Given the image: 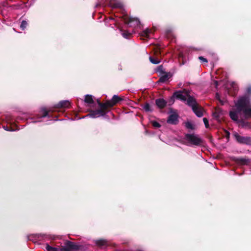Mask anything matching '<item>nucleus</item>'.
Wrapping results in <instances>:
<instances>
[{"instance_id": "32", "label": "nucleus", "mask_w": 251, "mask_h": 251, "mask_svg": "<svg viewBox=\"0 0 251 251\" xmlns=\"http://www.w3.org/2000/svg\"><path fill=\"white\" fill-rule=\"evenodd\" d=\"M3 128L7 131H14L15 130L12 129L11 127L5 126H3Z\"/></svg>"}, {"instance_id": "5", "label": "nucleus", "mask_w": 251, "mask_h": 251, "mask_svg": "<svg viewBox=\"0 0 251 251\" xmlns=\"http://www.w3.org/2000/svg\"><path fill=\"white\" fill-rule=\"evenodd\" d=\"M78 249V246L74 243L71 241H67L65 246L59 248V251H72Z\"/></svg>"}, {"instance_id": "13", "label": "nucleus", "mask_w": 251, "mask_h": 251, "mask_svg": "<svg viewBox=\"0 0 251 251\" xmlns=\"http://www.w3.org/2000/svg\"><path fill=\"white\" fill-rule=\"evenodd\" d=\"M70 105V102L69 100H65L60 101L57 104V107L59 108H69Z\"/></svg>"}, {"instance_id": "3", "label": "nucleus", "mask_w": 251, "mask_h": 251, "mask_svg": "<svg viewBox=\"0 0 251 251\" xmlns=\"http://www.w3.org/2000/svg\"><path fill=\"white\" fill-rule=\"evenodd\" d=\"M185 140L189 144L188 145L199 146L201 144V139L197 135L187 134L185 136Z\"/></svg>"}, {"instance_id": "22", "label": "nucleus", "mask_w": 251, "mask_h": 251, "mask_svg": "<svg viewBox=\"0 0 251 251\" xmlns=\"http://www.w3.org/2000/svg\"><path fill=\"white\" fill-rule=\"evenodd\" d=\"M151 33V30L149 28H147L142 32L141 35L142 36L147 37Z\"/></svg>"}, {"instance_id": "30", "label": "nucleus", "mask_w": 251, "mask_h": 251, "mask_svg": "<svg viewBox=\"0 0 251 251\" xmlns=\"http://www.w3.org/2000/svg\"><path fill=\"white\" fill-rule=\"evenodd\" d=\"M216 98L219 100L222 104L223 105L224 104V101L220 100V96L218 93L216 94Z\"/></svg>"}, {"instance_id": "20", "label": "nucleus", "mask_w": 251, "mask_h": 251, "mask_svg": "<svg viewBox=\"0 0 251 251\" xmlns=\"http://www.w3.org/2000/svg\"><path fill=\"white\" fill-rule=\"evenodd\" d=\"M111 4L112 7L114 8H122L123 7V4L121 2L118 1L111 2Z\"/></svg>"}, {"instance_id": "19", "label": "nucleus", "mask_w": 251, "mask_h": 251, "mask_svg": "<svg viewBox=\"0 0 251 251\" xmlns=\"http://www.w3.org/2000/svg\"><path fill=\"white\" fill-rule=\"evenodd\" d=\"M85 102L89 103L92 104L94 103V100L93 98V96L92 95H86L85 96V98L84 100Z\"/></svg>"}, {"instance_id": "28", "label": "nucleus", "mask_w": 251, "mask_h": 251, "mask_svg": "<svg viewBox=\"0 0 251 251\" xmlns=\"http://www.w3.org/2000/svg\"><path fill=\"white\" fill-rule=\"evenodd\" d=\"M152 126L155 127H159L160 126V125L156 121H153L152 123Z\"/></svg>"}, {"instance_id": "8", "label": "nucleus", "mask_w": 251, "mask_h": 251, "mask_svg": "<svg viewBox=\"0 0 251 251\" xmlns=\"http://www.w3.org/2000/svg\"><path fill=\"white\" fill-rule=\"evenodd\" d=\"M94 243L98 247L104 249L108 246L107 241L104 239L95 240Z\"/></svg>"}, {"instance_id": "10", "label": "nucleus", "mask_w": 251, "mask_h": 251, "mask_svg": "<svg viewBox=\"0 0 251 251\" xmlns=\"http://www.w3.org/2000/svg\"><path fill=\"white\" fill-rule=\"evenodd\" d=\"M167 121L169 124H176L178 121V116L176 114H172L169 116Z\"/></svg>"}, {"instance_id": "14", "label": "nucleus", "mask_w": 251, "mask_h": 251, "mask_svg": "<svg viewBox=\"0 0 251 251\" xmlns=\"http://www.w3.org/2000/svg\"><path fill=\"white\" fill-rule=\"evenodd\" d=\"M156 104L158 107L162 108L166 106V102L163 99H159L156 100Z\"/></svg>"}, {"instance_id": "7", "label": "nucleus", "mask_w": 251, "mask_h": 251, "mask_svg": "<svg viewBox=\"0 0 251 251\" xmlns=\"http://www.w3.org/2000/svg\"><path fill=\"white\" fill-rule=\"evenodd\" d=\"M125 22L129 26L135 27L140 25V22L137 18L130 17L128 20L125 19Z\"/></svg>"}, {"instance_id": "35", "label": "nucleus", "mask_w": 251, "mask_h": 251, "mask_svg": "<svg viewBox=\"0 0 251 251\" xmlns=\"http://www.w3.org/2000/svg\"><path fill=\"white\" fill-rule=\"evenodd\" d=\"M226 136H227L228 137H229V135H230L229 132H227V131H226Z\"/></svg>"}, {"instance_id": "27", "label": "nucleus", "mask_w": 251, "mask_h": 251, "mask_svg": "<svg viewBox=\"0 0 251 251\" xmlns=\"http://www.w3.org/2000/svg\"><path fill=\"white\" fill-rule=\"evenodd\" d=\"M131 33L128 31H125L122 33L123 36L125 38H128Z\"/></svg>"}, {"instance_id": "23", "label": "nucleus", "mask_w": 251, "mask_h": 251, "mask_svg": "<svg viewBox=\"0 0 251 251\" xmlns=\"http://www.w3.org/2000/svg\"><path fill=\"white\" fill-rule=\"evenodd\" d=\"M27 25V22L26 21L23 20L22 21L20 28L23 30H25Z\"/></svg>"}, {"instance_id": "29", "label": "nucleus", "mask_w": 251, "mask_h": 251, "mask_svg": "<svg viewBox=\"0 0 251 251\" xmlns=\"http://www.w3.org/2000/svg\"><path fill=\"white\" fill-rule=\"evenodd\" d=\"M157 71H158V72H160L161 73H162V74L165 73V72H164L163 67L161 65L159 66L158 67Z\"/></svg>"}, {"instance_id": "36", "label": "nucleus", "mask_w": 251, "mask_h": 251, "mask_svg": "<svg viewBox=\"0 0 251 251\" xmlns=\"http://www.w3.org/2000/svg\"><path fill=\"white\" fill-rule=\"evenodd\" d=\"M215 83L216 86H217V84H218V82L216 81L215 82Z\"/></svg>"}, {"instance_id": "33", "label": "nucleus", "mask_w": 251, "mask_h": 251, "mask_svg": "<svg viewBox=\"0 0 251 251\" xmlns=\"http://www.w3.org/2000/svg\"><path fill=\"white\" fill-rule=\"evenodd\" d=\"M199 59L202 62H207V59L202 56H200Z\"/></svg>"}, {"instance_id": "4", "label": "nucleus", "mask_w": 251, "mask_h": 251, "mask_svg": "<svg viewBox=\"0 0 251 251\" xmlns=\"http://www.w3.org/2000/svg\"><path fill=\"white\" fill-rule=\"evenodd\" d=\"M100 107V109L91 111L89 114L86 116V117H90L93 118H96L101 116H104L107 113L106 111L107 108H103L101 107Z\"/></svg>"}, {"instance_id": "11", "label": "nucleus", "mask_w": 251, "mask_h": 251, "mask_svg": "<svg viewBox=\"0 0 251 251\" xmlns=\"http://www.w3.org/2000/svg\"><path fill=\"white\" fill-rule=\"evenodd\" d=\"M222 115V111L220 108H216L213 113V118L218 122L220 121L221 116Z\"/></svg>"}, {"instance_id": "21", "label": "nucleus", "mask_w": 251, "mask_h": 251, "mask_svg": "<svg viewBox=\"0 0 251 251\" xmlns=\"http://www.w3.org/2000/svg\"><path fill=\"white\" fill-rule=\"evenodd\" d=\"M251 94V86H249L246 88V94L244 96H243L242 97H244V96L248 97L249 98L250 100L251 101V99L250 98V95ZM250 102L251 103V101H250Z\"/></svg>"}, {"instance_id": "34", "label": "nucleus", "mask_w": 251, "mask_h": 251, "mask_svg": "<svg viewBox=\"0 0 251 251\" xmlns=\"http://www.w3.org/2000/svg\"><path fill=\"white\" fill-rule=\"evenodd\" d=\"M186 126L188 128L192 129L193 128L192 124L190 123H187L186 124Z\"/></svg>"}, {"instance_id": "6", "label": "nucleus", "mask_w": 251, "mask_h": 251, "mask_svg": "<svg viewBox=\"0 0 251 251\" xmlns=\"http://www.w3.org/2000/svg\"><path fill=\"white\" fill-rule=\"evenodd\" d=\"M189 95L187 92H186L185 94H184L183 92L180 91H176L174 94V97L183 101H186Z\"/></svg>"}, {"instance_id": "1", "label": "nucleus", "mask_w": 251, "mask_h": 251, "mask_svg": "<svg viewBox=\"0 0 251 251\" xmlns=\"http://www.w3.org/2000/svg\"><path fill=\"white\" fill-rule=\"evenodd\" d=\"M235 105L229 112L230 118L237 123H240L243 127L249 126L250 124L239 119V115L243 114L245 119L251 118V103L248 97H240L234 101Z\"/></svg>"}, {"instance_id": "37", "label": "nucleus", "mask_w": 251, "mask_h": 251, "mask_svg": "<svg viewBox=\"0 0 251 251\" xmlns=\"http://www.w3.org/2000/svg\"><path fill=\"white\" fill-rule=\"evenodd\" d=\"M38 122H40V121H38ZM34 122L36 123V122H37V121H35Z\"/></svg>"}, {"instance_id": "15", "label": "nucleus", "mask_w": 251, "mask_h": 251, "mask_svg": "<svg viewBox=\"0 0 251 251\" xmlns=\"http://www.w3.org/2000/svg\"><path fill=\"white\" fill-rule=\"evenodd\" d=\"M53 244H51V245H50L49 244H46V250L47 251H59V247H53Z\"/></svg>"}, {"instance_id": "9", "label": "nucleus", "mask_w": 251, "mask_h": 251, "mask_svg": "<svg viewBox=\"0 0 251 251\" xmlns=\"http://www.w3.org/2000/svg\"><path fill=\"white\" fill-rule=\"evenodd\" d=\"M186 101H187V104L191 107L192 109L198 105L196 100L190 95L188 96Z\"/></svg>"}, {"instance_id": "26", "label": "nucleus", "mask_w": 251, "mask_h": 251, "mask_svg": "<svg viewBox=\"0 0 251 251\" xmlns=\"http://www.w3.org/2000/svg\"><path fill=\"white\" fill-rule=\"evenodd\" d=\"M243 144L251 145V137H245Z\"/></svg>"}, {"instance_id": "25", "label": "nucleus", "mask_w": 251, "mask_h": 251, "mask_svg": "<svg viewBox=\"0 0 251 251\" xmlns=\"http://www.w3.org/2000/svg\"><path fill=\"white\" fill-rule=\"evenodd\" d=\"M143 109L146 112H150L151 111V106L149 103H146L143 107Z\"/></svg>"}, {"instance_id": "16", "label": "nucleus", "mask_w": 251, "mask_h": 251, "mask_svg": "<svg viewBox=\"0 0 251 251\" xmlns=\"http://www.w3.org/2000/svg\"><path fill=\"white\" fill-rule=\"evenodd\" d=\"M165 75H162L160 77L158 81V83H159V82H161V83H163V82H165V81H166L169 78V77H170V75H169V73H164Z\"/></svg>"}, {"instance_id": "2", "label": "nucleus", "mask_w": 251, "mask_h": 251, "mask_svg": "<svg viewBox=\"0 0 251 251\" xmlns=\"http://www.w3.org/2000/svg\"><path fill=\"white\" fill-rule=\"evenodd\" d=\"M121 100L122 99L119 96L115 95L113 96L111 100H107L105 103L100 102L99 100H97V102L100 107H101L103 108H107L108 107L114 106Z\"/></svg>"}, {"instance_id": "12", "label": "nucleus", "mask_w": 251, "mask_h": 251, "mask_svg": "<svg viewBox=\"0 0 251 251\" xmlns=\"http://www.w3.org/2000/svg\"><path fill=\"white\" fill-rule=\"evenodd\" d=\"M192 110L198 117H201L203 116V109L199 105L193 108Z\"/></svg>"}, {"instance_id": "18", "label": "nucleus", "mask_w": 251, "mask_h": 251, "mask_svg": "<svg viewBox=\"0 0 251 251\" xmlns=\"http://www.w3.org/2000/svg\"><path fill=\"white\" fill-rule=\"evenodd\" d=\"M41 112L42 113V115L41 116H38V117L37 118H44V117H49L50 118V116L49 115V113H48V111L46 110V109L45 108H42L41 110Z\"/></svg>"}, {"instance_id": "24", "label": "nucleus", "mask_w": 251, "mask_h": 251, "mask_svg": "<svg viewBox=\"0 0 251 251\" xmlns=\"http://www.w3.org/2000/svg\"><path fill=\"white\" fill-rule=\"evenodd\" d=\"M149 59L150 61L153 64H158L160 62V60H159L158 59L153 58L151 56H150Z\"/></svg>"}, {"instance_id": "31", "label": "nucleus", "mask_w": 251, "mask_h": 251, "mask_svg": "<svg viewBox=\"0 0 251 251\" xmlns=\"http://www.w3.org/2000/svg\"><path fill=\"white\" fill-rule=\"evenodd\" d=\"M203 121L206 128L208 127V121L206 118H203Z\"/></svg>"}, {"instance_id": "17", "label": "nucleus", "mask_w": 251, "mask_h": 251, "mask_svg": "<svg viewBox=\"0 0 251 251\" xmlns=\"http://www.w3.org/2000/svg\"><path fill=\"white\" fill-rule=\"evenodd\" d=\"M234 136L236 139V140L240 143L243 144L244 141V139L245 137L241 136L239 134L235 133L234 134Z\"/></svg>"}]
</instances>
